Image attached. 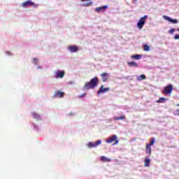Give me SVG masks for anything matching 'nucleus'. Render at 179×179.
Instances as JSON below:
<instances>
[{
	"label": "nucleus",
	"mask_w": 179,
	"mask_h": 179,
	"mask_svg": "<svg viewBox=\"0 0 179 179\" xmlns=\"http://www.w3.org/2000/svg\"><path fill=\"white\" fill-rule=\"evenodd\" d=\"M173 92V85L169 84L166 87H164V90L162 91L163 94H170Z\"/></svg>",
	"instance_id": "f257e3e1"
},
{
	"label": "nucleus",
	"mask_w": 179,
	"mask_h": 179,
	"mask_svg": "<svg viewBox=\"0 0 179 179\" xmlns=\"http://www.w3.org/2000/svg\"><path fill=\"white\" fill-rule=\"evenodd\" d=\"M99 85V78L95 77L90 80V89H94Z\"/></svg>",
	"instance_id": "f03ea898"
},
{
	"label": "nucleus",
	"mask_w": 179,
	"mask_h": 179,
	"mask_svg": "<svg viewBox=\"0 0 179 179\" xmlns=\"http://www.w3.org/2000/svg\"><path fill=\"white\" fill-rule=\"evenodd\" d=\"M163 19H164L165 20H168V22H171V23H173V24H177V23H178V20L176 19L174 20L167 15H164Z\"/></svg>",
	"instance_id": "7ed1b4c3"
},
{
	"label": "nucleus",
	"mask_w": 179,
	"mask_h": 179,
	"mask_svg": "<svg viewBox=\"0 0 179 179\" xmlns=\"http://www.w3.org/2000/svg\"><path fill=\"white\" fill-rule=\"evenodd\" d=\"M110 90V87H105L104 85H101L99 90L97 92V94H101V93H106V92H108Z\"/></svg>",
	"instance_id": "20e7f679"
},
{
	"label": "nucleus",
	"mask_w": 179,
	"mask_h": 179,
	"mask_svg": "<svg viewBox=\"0 0 179 179\" xmlns=\"http://www.w3.org/2000/svg\"><path fill=\"white\" fill-rule=\"evenodd\" d=\"M64 76H65V71H57L56 72V75L55 76V78H56L57 79H62V78H64Z\"/></svg>",
	"instance_id": "39448f33"
},
{
	"label": "nucleus",
	"mask_w": 179,
	"mask_h": 179,
	"mask_svg": "<svg viewBox=\"0 0 179 179\" xmlns=\"http://www.w3.org/2000/svg\"><path fill=\"white\" fill-rule=\"evenodd\" d=\"M64 96H65V92L58 90L55 92L53 97L55 99H56L57 97L62 98L64 97Z\"/></svg>",
	"instance_id": "423d86ee"
},
{
	"label": "nucleus",
	"mask_w": 179,
	"mask_h": 179,
	"mask_svg": "<svg viewBox=\"0 0 179 179\" xmlns=\"http://www.w3.org/2000/svg\"><path fill=\"white\" fill-rule=\"evenodd\" d=\"M145 23H146L145 20H141V18L139 20L137 23V27L139 29V30H142L143 26H145Z\"/></svg>",
	"instance_id": "0eeeda50"
},
{
	"label": "nucleus",
	"mask_w": 179,
	"mask_h": 179,
	"mask_svg": "<svg viewBox=\"0 0 179 179\" xmlns=\"http://www.w3.org/2000/svg\"><path fill=\"white\" fill-rule=\"evenodd\" d=\"M106 9H108V6L106 5L103 6L98 7L95 9L96 12H102L104 13L106 12Z\"/></svg>",
	"instance_id": "6e6552de"
},
{
	"label": "nucleus",
	"mask_w": 179,
	"mask_h": 179,
	"mask_svg": "<svg viewBox=\"0 0 179 179\" xmlns=\"http://www.w3.org/2000/svg\"><path fill=\"white\" fill-rule=\"evenodd\" d=\"M101 79L103 82H107L108 80V78H110V73H103L101 74Z\"/></svg>",
	"instance_id": "1a4fd4ad"
},
{
	"label": "nucleus",
	"mask_w": 179,
	"mask_h": 179,
	"mask_svg": "<svg viewBox=\"0 0 179 179\" xmlns=\"http://www.w3.org/2000/svg\"><path fill=\"white\" fill-rule=\"evenodd\" d=\"M118 137H117V135L114 134L112 136L109 137L107 140H106V143H113V142H114V141H115L116 139H117Z\"/></svg>",
	"instance_id": "9d476101"
},
{
	"label": "nucleus",
	"mask_w": 179,
	"mask_h": 179,
	"mask_svg": "<svg viewBox=\"0 0 179 179\" xmlns=\"http://www.w3.org/2000/svg\"><path fill=\"white\" fill-rule=\"evenodd\" d=\"M99 145H101V140H98L96 142H90V148H97Z\"/></svg>",
	"instance_id": "9b49d317"
},
{
	"label": "nucleus",
	"mask_w": 179,
	"mask_h": 179,
	"mask_svg": "<svg viewBox=\"0 0 179 179\" xmlns=\"http://www.w3.org/2000/svg\"><path fill=\"white\" fill-rule=\"evenodd\" d=\"M69 51H71V52H78L79 48H78V46L73 45L69 46Z\"/></svg>",
	"instance_id": "f8f14e48"
},
{
	"label": "nucleus",
	"mask_w": 179,
	"mask_h": 179,
	"mask_svg": "<svg viewBox=\"0 0 179 179\" xmlns=\"http://www.w3.org/2000/svg\"><path fill=\"white\" fill-rule=\"evenodd\" d=\"M145 152L148 157L152 155V148L150 145H146Z\"/></svg>",
	"instance_id": "ddd939ff"
},
{
	"label": "nucleus",
	"mask_w": 179,
	"mask_h": 179,
	"mask_svg": "<svg viewBox=\"0 0 179 179\" xmlns=\"http://www.w3.org/2000/svg\"><path fill=\"white\" fill-rule=\"evenodd\" d=\"M34 5V3L31 1H27L24 3H22V6L26 7V6H33Z\"/></svg>",
	"instance_id": "4468645a"
},
{
	"label": "nucleus",
	"mask_w": 179,
	"mask_h": 179,
	"mask_svg": "<svg viewBox=\"0 0 179 179\" xmlns=\"http://www.w3.org/2000/svg\"><path fill=\"white\" fill-rule=\"evenodd\" d=\"M144 164L145 167H149V166H150V159H149L148 157H145L144 159Z\"/></svg>",
	"instance_id": "2eb2a0df"
},
{
	"label": "nucleus",
	"mask_w": 179,
	"mask_h": 179,
	"mask_svg": "<svg viewBox=\"0 0 179 179\" xmlns=\"http://www.w3.org/2000/svg\"><path fill=\"white\" fill-rule=\"evenodd\" d=\"M101 162H103V163H110L111 162V159H109L105 156H102L100 158Z\"/></svg>",
	"instance_id": "dca6fc26"
},
{
	"label": "nucleus",
	"mask_w": 179,
	"mask_h": 179,
	"mask_svg": "<svg viewBox=\"0 0 179 179\" xmlns=\"http://www.w3.org/2000/svg\"><path fill=\"white\" fill-rule=\"evenodd\" d=\"M128 65L130 67H134V68H138V66H139L138 63H136L135 62H130L128 63Z\"/></svg>",
	"instance_id": "f3484780"
},
{
	"label": "nucleus",
	"mask_w": 179,
	"mask_h": 179,
	"mask_svg": "<svg viewBox=\"0 0 179 179\" xmlns=\"http://www.w3.org/2000/svg\"><path fill=\"white\" fill-rule=\"evenodd\" d=\"M131 58L132 59H141V58H142V55H131Z\"/></svg>",
	"instance_id": "a211bd4d"
},
{
	"label": "nucleus",
	"mask_w": 179,
	"mask_h": 179,
	"mask_svg": "<svg viewBox=\"0 0 179 179\" xmlns=\"http://www.w3.org/2000/svg\"><path fill=\"white\" fill-rule=\"evenodd\" d=\"M155 141H156V139L155 138H152L150 139V143H147L146 145L149 146H153V145H155Z\"/></svg>",
	"instance_id": "6ab92c4d"
},
{
	"label": "nucleus",
	"mask_w": 179,
	"mask_h": 179,
	"mask_svg": "<svg viewBox=\"0 0 179 179\" xmlns=\"http://www.w3.org/2000/svg\"><path fill=\"white\" fill-rule=\"evenodd\" d=\"M146 79V76L145 75H141L137 77V80L141 81Z\"/></svg>",
	"instance_id": "aec40b11"
},
{
	"label": "nucleus",
	"mask_w": 179,
	"mask_h": 179,
	"mask_svg": "<svg viewBox=\"0 0 179 179\" xmlns=\"http://www.w3.org/2000/svg\"><path fill=\"white\" fill-rule=\"evenodd\" d=\"M114 120L115 121H118L120 120H125V115H122L120 117H115Z\"/></svg>",
	"instance_id": "412c9836"
},
{
	"label": "nucleus",
	"mask_w": 179,
	"mask_h": 179,
	"mask_svg": "<svg viewBox=\"0 0 179 179\" xmlns=\"http://www.w3.org/2000/svg\"><path fill=\"white\" fill-rule=\"evenodd\" d=\"M166 100H169V99H166L164 97H161L159 99V100H157V102L158 103H164V101H166Z\"/></svg>",
	"instance_id": "4be33fe9"
},
{
	"label": "nucleus",
	"mask_w": 179,
	"mask_h": 179,
	"mask_svg": "<svg viewBox=\"0 0 179 179\" xmlns=\"http://www.w3.org/2000/svg\"><path fill=\"white\" fill-rule=\"evenodd\" d=\"M144 51H150V46L148 45L147 44H145L143 45Z\"/></svg>",
	"instance_id": "5701e85b"
},
{
	"label": "nucleus",
	"mask_w": 179,
	"mask_h": 179,
	"mask_svg": "<svg viewBox=\"0 0 179 179\" xmlns=\"http://www.w3.org/2000/svg\"><path fill=\"white\" fill-rule=\"evenodd\" d=\"M89 87H90V83H87L84 87V89H85V90H89Z\"/></svg>",
	"instance_id": "b1692460"
},
{
	"label": "nucleus",
	"mask_w": 179,
	"mask_h": 179,
	"mask_svg": "<svg viewBox=\"0 0 179 179\" xmlns=\"http://www.w3.org/2000/svg\"><path fill=\"white\" fill-rule=\"evenodd\" d=\"M32 115H33L34 118H40V115H38L36 113H33Z\"/></svg>",
	"instance_id": "393cba45"
},
{
	"label": "nucleus",
	"mask_w": 179,
	"mask_h": 179,
	"mask_svg": "<svg viewBox=\"0 0 179 179\" xmlns=\"http://www.w3.org/2000/svg\"><path fill=\"white\" fill-rule=\"evenodd\" d=\"M176 31V29L173 28L171 30L169 31V33H170L171 34H173V32Z\"/></svg>",
	"instance_id": "a878e982"
},
{
	"label": "nucleus",
	"mask_w": 179,
	"mask_h": 179,
	"mask_svg": "<svg viewBox=\"0 0 179 179\" xmlns=\"http://www.w3.org/2000/svg\"><path fill=\"white\" fill-rule=\"evenodd\" d=\"M174 39H175V40H179V35H178V34H176V35L174 36Z\"/></svg>",
	"instance_id": "bb28decb"
},
{
	"label": "nucleus",
	"mask_w": 179,
	"mask_h": 179,
	"mask_svg": "<svg viewBox=\"0 0 179 179\" xmlns=\"http://www.w3.org/2000/svg\"><path fill=\"white\" fill-rule=\"evenodd\" d=\"M37 59L34 58V61H33V63L35 64V65H37Z\"/></svg>",
	"instance_id": "cd10ccee"
},
{
	"label": "nucleus",
	"mask_w": 179,
	"mask_h": 179,
	"mask_svg": "<svg viewBox=\"0 0 179 179\" xmlns=\"http://www.w3.org/2000/svg\"><path fill=\"white\" fill-rule=\"evenodd\" d=\"M83 5V6H90V2L87 3H84Z\"/></svg>",
	"instance_id": "c85d7f7f"
},
{
	"label": "nucleus",
	"mask_w": 179,
	"mask_h": 179,
	"mask_svg": "<svg viewBox=\"0 0 179 179\" xmlns=\"http://www.w3.org/2000/svg\"><path fill=\"white\" fill-rule=\"evenodd\" d=\"M148 17V15H144L143 17H141V19L142 20H145L146 18Z\"/></svg>",
	"instance_id": "c756f323"
},
{
	"label": "nucleus",
	"mask_w": 179,
	"mask_h": 179,
	"mask_svg": "<svg viewBox=\"0 0 179 179\" xmlns=\"http://www.w3.org/2000/svg\"><path fill=\"white\" fill-rule=\"evenodd\" d=\"M118 142H120V141H118V140H115V143H113V145H117V143H118Z\"/></svg>",
	"instance_id": "7c9ffc66"
},
{
	"label": "nucleus",
	"mask_w": 179,
	"mask_h": 179,
	"mask_svg": "<svg viewBox=\"0 0 179 179\" xmlns=\"http://www.w3.org/2000/svg\"><path fill=\"white\" fill-rule=\"evenodd\" d=\"M176 115H179V109L176 110Z\"/></svg>",
	"instance_id": "2f4dec72"
},
{
	"label": "nucleus",
	"mask_w": 179,
	"mask_h": 179,
	"mask_svg": "<svg viewBox=\"0 0 179 179\" xmlns=\"http://www.w3.org/2000/svg\"><path fill=\"white\" fill-rule=\"evenodd\" d=\"M85 96H86V94H85V93H84V94H83L82 95H80V97H85Z\"/></svg>",
	"instance_id": "473e14b6"
},
{
	"label": "nucleus",
	"mask_w": 179,
	"mask_h": 179,
	"mask_svg": "<svg viewBox=\"0 0 179 179\" xmlns=\"http://www.w3.org/2000/svg\"><path fill=\"white\" fill-rule=\"evenodd\" d=\"M86 1H90V0H81V2H86Z\"/></svg>",
	"instance_id": "72a5a7b5"
},
{
	"label": "nucleus",
	"mask_w": 179,
	"mask_h": 179,
	"mask_svg": "<svg viewBox=\"0 0 179 179\" xmlns=\"http://www.w3.org/2000/svg\"><path fill=\"white\" fill-rule=\"evenodd\" d=\"M129 76L127 77H123L124 79H129Z\"/></svg>",
	"instance_id": "f704fd0d"
},
{
	"label": "nucleus",
	"mask_w": 179,
	"mask_h": 179,
	"mask_svg": "<svg viewBox=\"0 0 179 179\" xmlns=\"http://www.w3.org/2000/svg\"><path fill=\"white\" fill-rule=\"evenodd\" d=\"M6 54H8L9 55H10V52H6Z\"/></svg>",
	"instance_id": "c9c22d12"
},
{
	"label": "nucleus",
	"mask_w": 179,
	"mask_h": 179,
	"mask_svg": "<svg viewBox=\"0 0 179 179\" xmlns=\"http://www.w3.org/2000/svg\"><path fill=\"white\" fill-rule=\"evenodd\" d=\"M88 147L90 148V143H88Z\"/></svg>",
	"instance_id": "e433bc0d"
},
{
	"label": "nucleus",
	"mask_w": 179,
	"mask_h": 179,
	"mask_svg": "<svg viewBox=\"0 0 179 179\" xmlns=\"http://www.w3.org/2000/svg\"><path fill=\"white\" fill-rule=\"evenodd\" d=\"M178 106L179 107V104H178Z\"/></svg>",
	"instance_id": "4c0bfd02"
}]
</instances>
